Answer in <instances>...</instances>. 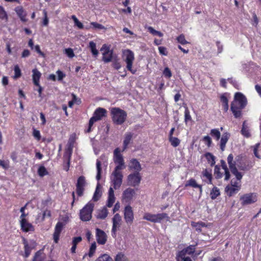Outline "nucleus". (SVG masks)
<instances>
[{
  "instance_id": "47",
  "label": "nucleus",
  "mask_w": 261,
  "mask_h": 261,
  "mask_svg": "<svg viewBox=\"0 0 261 261\" xmlns=\"http://www.w3.org/2000/svg\"><path fill=\"white\" fill-rule=\"evenodd\" d=\"M147 30L150 34L153 35L158 36L160 37H163V34L162 32L154 30L152 27H148Z\"/></svg>"
},
{
  "instance_id": "6",
  "label": "nucleus",
  "mask_w": 261,
  "mask_h": 261,
  "mask_svg": "<svg viewBox=\"0 0 261 261\" xmlns=\"http://www.w3.org/2000/svg\"><path fill=\"white\" fill-rule=\"evenodd\" d=\"M107 111L102 108L99 107L94 112L93 116L90 119L88 124V128L85 131L89 133L92 131V127L94 122L100 120L104 117L107 116Z\"/></svg>"
},
{
  "instance_id": "26",
  "label": "nucleus",
  "mask_w": 261,
  "mask_h": 261,
  "mask_svg": "<svg viewBox=\"0 0 261 261\" xmlns=\"http://www.w3.org/2000/svg\"><path fill=\"white\" fill-rule=\"evenodd\" d=\"M191 226L195 228V230L200 233L202 232V227H207L208 226L207 223H206L202 221H199L197 222L192 221L191 222Z\"/></svg>"
},
{
  "instance_id": "36",
  "label": "nucleus",
  "mask_w": 261,
  "mask_h": 261,
  "mask_svg": "<svg viewBox=\"0 0 261 261\" xmlns=\"http://www.w3.org/2000/svg\"><path fill=\"white\" fill-rule=\"evenodd\" d=\"M252 166L253 165H252L251 161L247 160L242 163H240L239 165V168L241 170L248 171L252 167Z\"/></svg>"
},
{
  "instance_id": "35",
  "label": "nucleus",
  "mask_w": 261,
  "mask_h": 261,
  "mask_svg": "<svg viewBox=\"0 0 261 261\" xmlns=\"http://www.w3.org/2000/svg\"><path fill=\"white\" fill-rule=\"evenodd\" d=\"M221 166L222 168L224 171V180H229L230 177V172L224 160H221Z\"/></svg>"
},
{
  "instance_id": "29",
  "label": "nucleus",
  "mask_w": 261,
  "mask_h": 261,
  "mask_svg": "<svg viewBox=\"0 0 261 261\" xmlns=\"http://www.w3.org/2000/svg\"><path fill=\"white\" fill-rule=\"evenodd\" d=\"M46 255L43 249L37 251L33 256L32 261H45Z\"/></svg>"
},
{
  "instance_id": "48",
  "label": "nucleus",
  "mask_w": 261,
  "mask_h": 261,
  "mask_svg": "<svg viewBox=\"0 0 261 261\" xmlns=\"http://www.w3.org/2000/svg\"><path fill=\"white\" fill-rule=\"evenodd\" d=\"M99 185L98 184L96 187L95 192L94 193L93 198H92V199L94 201H98L99 200V199L100 198V197H101V193H100V190L99 189Z\"/></svg>"
},
{
  "instance_id": "19",
  "label": "nucleus",
  "mask_w": 261,
  "mask_h": 261,
  "mask_svg": "<svg viewBox=\"0 0 261 261\" xmlns=\"http://www.w3.org/2000/svg\"><path fill=\"white\" fill-rule=\"evenodd\" d=\"M96 238L98 244L104 245L107 241V236L105 231L99 228L96 229Z\"/></svg>"
},
{
  "instance_id": "50",
  "label": "nucleus",
  "mask_w": 261,
  "mask_h": 261,
  "mask_svg": "<svg viewBox=\"0 0 261 261\" xmlns=\"http://www.w3.org/2000/svg\"><path fill=\"white\" fill-rule=\"evenodd\" d=\"M185 122L186 124H187V123L189 121H192V117L190 115V111L188 107L185 108Z\"/></svg>"
},
{
  "instance_id": "45",
  "label": "nucleus",
  "mask_w": 261,
  "mask_h": 261,
  "mask_svg": "<svg viewBox=\"0 0 261 261\" xmlns=\"http://www.w3.org/2000/svg\"><path fill=\"white\" fill-rule=\"evenodd\" d=\"M169 140L171 145L174 147L178 146L180 143V140L176 137H172L169 138Z\"/></svg>"
},
{
  "instance_id": "8",
  "label": "nucleus",
  "mask_w": 261,
  "mask_h": 261,
  "mask_svg": "<svg viewBox=\"0 0 261 261\" xmlns=\"http://www.w3.org/2000/svg\"><path fill=\"white\" fill-rule=\"evenodd\" d=\"M124 60L126 64V68L132 73L135 74L137 70L132 68L133 64L135 60V55L133 51L130 49H126L123 51Z\"/></svg>"
},
{
  "instance_id": "13",
  "label": "nucleus",
  "mask_w": 261,
  "mask_h": 261,
  "mask_svg": "<svg viewBox=\"0 0 261 261\" xmlns=\"http://www.w3.org/2000/svg\"><path fill=\"white\" fill-rule=\"evenodd\" d=\"M22 243L24 245V254L23 256L25 258H28L31 254L32 250L35 248L37 246L36 242L34 240H31L30 244L28 241L23 238L22 240Z\"/></svg>"
},
{
  "instance_id": "18",
  "label": "nucleus",
  "mask_w": 261,
  "mask_h": 261,
  "mask_svg": "<svg viewBox=\"0 0 261 261\" xmlns=\"http://www.w3.org/2000/svg\"><path fill=\"white\" fill-rule=\"evenodd\" d=\"M241 204L243 205L250 204L256 201V197L253 193L245 194L240 197Z\"/></svg>"
},
{
  "instance_id": "54",
  "label": "nucleus",
  "mask_w": 261,
  "mask_h": 261,
  "mask_svg": "<svg viewBox=\"0 0 261 261\" xmlns=\"http://www.w3.org/2000/svg\"><path fill=\"white\" fill-rule=\"evenodd\" d=\"M96 249V243L93 242V243H92V244L90 246V248H89L88 256L90 257H92L93 256L95 252Z\"/></svg>"
},
{
  "instance_id": "61",
  "label": "nucleus",
  "mask_w": 261,
  "mask_h": 261,
  "mask_svg": "<svg viewBox=\"0 0 261 261\" xmlns=\"http://www.w3.org/2000/svg\"><path fill=\"white\" fill-rule=\"evenodd\" d=\"M260 146V143H257L255 145H254L252 147L253 148V153L255 157L258 159H260V155L258 154V150Z\"/></svg>"
},
{
  "instance_id": "24",
  "label": "nucleus",
  "mask_w": 261,
  "mask_h": 261,
  "mask_svg": "<svg viewBox=\"0 0 261 261\" xmlns=\"http://www.w3.org/2000/svg\"><path fill=\"white\" fill-rule=\"evenodd\" d=\"M14 10L22 22H26L27 21L26 19L27 14L22 6H17L15 7Z\"/></svg>"
},
{
  "instance_id": "49",
  "label": "nucleus",
  "mask_w": 261,
  "mask_h": 261,
  "mask_svg": "<svg viewBox=\"0 0 261 261\" xmlns=\"http://www.w3.org/2000/svg\"><path fill=\"white\" fill-rule=\"evenodd\" d=\"M95 261H113L112 258L107 254L101 255Z\"/></svg>"
},
{
  "instance_id": "46",
  "label": "nucleus",
  "mask_w": 261,
  "mask_h": 261,
  "mask_svg": "<svg viewBox=\"0 0 261 261\" xmlns=\"http://www.w3.org/2000/svg\"><path fill=\"white\" fill-rule=\"evenodd\" d=\"M147 30L150 34L153 35L158 36L160 37H163V34L162 32L154 30L152 27H148Z\"/></svg>"
},
{
  "instance_id": "52",
  "label": "nucleus",
  "mask_w": 261,
  "mask_h": 261,
  "mask_svg": "<svg viewBox=\"0 0 261 261\" xmlns=\"http://www.w3.org/2000/svg\"><path fill=\"white\" fill-rule=\"evenodd\" d=\"M214 175L217 179L221 178L223 176V174L220 172V168L218 165L215 166Z\"/></svg>"
},
{
  "instance_id": "63",
  "label": "nucleus",
  "mask_w": 261,
  "mask_h": 261,
  "mask_svg": "<svg viewBox=\"0 0 261 261\" xmlns=\"http://www.w3.org/2000/svg\"><path fill=\"white\" fill-rule=\"evenodd\" d=\"M159 53L164 56H167L168 51L167 50V48L164 46H159Z\"/></svg>"
},
{
  "instance_id": "14",
  "label": "nucleus",
  "mask_w": 261,
  "mask_h": 261,
  "mask_svg": "<svg viewBox=\"0 0 261 261\" xmlns=\"http://www.w3.org/2000/svg\"><path fill=\"white\" fill-rule=\"evenodd\" d=\"M100 50L103 51L102 61L105 63L111 62L113 58V50H111L110 47L105 44L102 46Z\"/></svg>"
},
{
  "instance_id": "27",
  "label": "nucleus",
  "mask_w": 261,
  "mask_h": 261,
  "mask_svg": "<svg viewBox=\"0 0 261 261\" xmlns=\"http://www.w3.org/2000/svg\"><path fill=\"white\" fill-rule=\"evenodd\" d=\"M196 245H190L188 247L183 249L178 252V253L181 254V255L186 256L187 254L193 255L195 251Z\"/></svg>"
},
{
  "instance_id": "38",
  "label": "nucleus",
  "mask_w": 261,
  "mask_h": 261,
  "mask_svg": "<svg viewBox=\"0 0 261 261\" xmlns=\"http://www.w3.org/2000/svg\"><path fill=\"white\" fill-rule=\"evenodd\" d=\"M204 156L211 167L214 166L216 163V158L212 153L206 152L204 154Z\"/></svg>"
},
{
  "instance_id": "22",
  "label": "nucleus",
  "mask_w": 261,
  "mask_h": 261,
  "mask_svg": "<svg viewBox=\"0 0 261 261\" xmlns=\"http://www.w3.org/2000/svg\"><path fill=\"white\" fill-rule=\"evenodd\" d=\"M128 167L129 170L134 171L135 173H140L142 170L140 162L136 159H132L130 160Z\"/></svg>"
},
{
  "instance_id": "37",
  "label": "nucleus",
  "mask_w": 261,
  "mask_h": 261,
  "mask_svg": "<svg viewBox=\"0 0 261 261\" xmlns=\"http://www.w3.org/2000/svg\"><path fill=\"white\" fill-rule=\"evenodd\" d=\"M82 238L81 237H74L72 242V247L71 248V252L72 253H75L76 252V249L77 245L82 241Z\"/></svg>"
},
{
  "instance_id": "15",
  "label": "nucleus",
  "mask_w": 261,
  "mask_h": 261,
  "mask_svg": "<svg viewBox=\"0 0 261 261\" xmlns=\"http://www.w3.org/2000/svg\"><path fill=\"white\" fill-rule=\"evenodd\" d=\"M141 180L140 173H131L127 176V184L129 186L136 187L139 186Z\"/></svg>"
},
{
  "instance_id": "4",
  "label": "nucleus",
  "mask_w": 261,
  "mask_h": 261,
  "mask_svg": "<svg viewBox=\"0 0 261 261\" xmlns=\"http://www.w3.org/2000/svg\"><path fill=\"white\" fill-rule=\"evenodd\" d=\"M110 113L113 122L117 125L122 124L126 119L127 113L119 108H112Z\"/></svg>"
},
{
  "instance_id": "21",
  "label": "nucleus",
  "mask_w": 261,
  "mask_h": 261,
  "mask_svg": "<svg viewBox=\"0 0 261 261\" xmlns=\"http://www.w3.org/2000/svg\"><path fill=\"white\" fill-rule=\"evenodd\" d=\"M20 224L21 230L23 232H28L35 231L34 226L31 223L28 222L26 219L20 220Z\"/></svg>"
},
{
  "instance_id": "39",
  "label": "nucleus",
  "mask_w": 261,
  "mask_h": 261,
  "mask_svg": "<svg viewBox=\"0 0 261 261\" xmlns=\"http://www.w3.org/2000/svg\"><path fill=\"white\" fill-rule=\"evenodd\" d=\"M90 25L91 26L89 27H86L85 28V29L86 30H89L91 28H92L94 30H107V28L104 25H103L101 24L98 23L96 22H90Z\"/></svg>"
},
{
  "instance_id": "5",
  "label": "nucleus",
  "mask_w": 261,
  "mask_h": 261,
  "mask_svg": "<svg viewBox=\"0 0 261 261\" xmlns=\"http://www.w3.org/2000/svg\"><path fill=\"white\" fill-rule=\"evenodd\" d=\"M94 204L89 201L80 211L79 217L81 221H89L92 218V213L94 210Z\"/></svg>"
},
{
  "instance_id": "2",
  "label": "nucleus",
  "mask_w": 261,
  "mask_h": 261,
  "mask_svg": "<svg viewBox=\"0 0 261 261\" xmlns=\"http://www.w3.org/2000/svg\"><path fill=\"white\" fill-rule=\"evenodd\" d=\"M247 105V99L246 96L241 92H236L230 104V111L235 118L240 119L242 117L243 110Z\"/></svg>"
},
{
  "instance_id": "23",
  "label": "nucleus",
  "mask_w": 261,
  "mask_h": 261,
  "mask_svg": "<svg viewBox=\"0 0 261 261\" xmlns=\"http://www.w3.org/2000/svg\"><path fill=\"white\" fill-rule=\"evenodd\" d=\"M185 187L186 188L189 187L193 188H198L200 193L202 192V186L198 184L196 180L193 178H191L187 180L185 183Z\"/></svg>"
},
{
  "instance_id": "53",
  "label": "nucleus",
  "mask_w": 261,
  "mask_h": 261,
  "mask_svg": "<svg viewBox=\"0 0 261 261\" xmlns=\"http://www.w3.org/2000/svg\"><path fill=\"white\" fill-rule=\"evenodd\" d=\"M14 75L13 77L14 79H17L21 76V70L19 68V67L18 66V65H16L14 66Z\"/></svg>"
},
{
  "instance_id": "56",
  "label": "nucleus",
  "mask_w": 261,
  "mask_h": 261,
  "mask_svg": "<svg viewBox=\"0 0 261 261\" xmlns=\"http://www.w3.org/2000/svg\"><path fill=\"white\" fill-rule=\"evenodd\" d=\"M38 173L40 176L43 177V176L48 174V172L46 170V169L44 166H41L38 168Z\"/></svg>"
},
{
  "instance_id": "7",
  "label": "nucleus",
  "mask_w": 261,
  "mask_h": 261,
  "mask_svg": "<svg viewBox=\"0 0 261 261\" xmlns=\"http://www.w3.org/2000/svg\"><path fill=\"white\" fill-rule=\"evenodd\" d=\"M169 217L165 213L152 214L149 213H146L143 216V219L153 223H161L164 219L167 221L169 220Z\"/></svg>"
},
{
  "instance_id": "12",
  "label": "nucleus",
  "mask_w": 261,
  "mask_h": 261,
  "mask_svg": "<svg viewBox=\"0 0 261 261\" xmlns=\"http://www.w3.org/2000/svg\"><path fill=\"white\" fill-rule=\"evenodd\" d=\"M124 219L127 225H132L134 220L133 208L130 205H127L124 209Z\"/></svg>"
},
{
  "instance_id": "28",
  "label": "nucleus",
  "mask_w": 261,
  "mask_h": 261,
  "mask_svg": "<svg viewBox=\"0 0 261 261\" xmlns=\"http://www.w3.org/2000/svg\"><path fill=\"white\" fill-rule=\"evenodd\" d=\"M227 93H225L220 96V101L222 103L223 110L225 112H227L229 109L228 99L227 97Z\"/></svg>"
},
{
  "instance_id": "17",
  "label": "nucleus",
  "mask_w": 261,
  "mask_h": 261,
  "mask_svg": "<svg viewBox=\"0 0 261 261\" xmlns=\"http://www.w3.org/2000/svg\"><path fill=\"white\" fill-rule=\"evenodd\" d=\"M65 226V223L60 221L58 222L56 224L55 227L54 232L53 233V239L55 243H58L60 239V234Z\"/></svg>"
},
{
  "instance_id": "55",
  "label": "nucleus",
  "mask_w": 261,
  "mask_h": 261,
  "mask_svg": "<svg viewBox=\"0 0 261 261\" xmlns=\"http://www.w3.org/2000/svg\"><path fill=\"white\" fill-rule=\"evenodd\" d=\"M203 175L208 179V184H212V175L206 169L203 171Z\"/></svg>"
},
{
  "instance_id": "9",
  "label": "nucleus",
  "mask_w": 261,
  "mask_h": 261,
  "mask_svg": "<svg viewBox=\"0 0 261 261\" xmlns=\"http://www.w3.org/2000/svg\"><path fill=\"white\" fill-rule=\"evenodd\" d=\"M113 161L116 165L115 169L123 170L125 168L126 166L123 155L121 154V151L118 147L115 149L114 151Z\"/></svg>"
},
{
  "instance_id": "32",
  "label": "nucleus",
  "mask_w": 261,
  "mask_h": 261,
  "mask_svg": "<svg viewBox=\"0 0 261 261\" xmlns=\"http://www.w3.org/2000/svg\"><path fill=\"white\" fill-rule=\"evenodd\" d=\"M115 197L114 195V191L113 188L111 187L109 190V196L107 206L108 207H112L115 202Z\"/></svg>"
},
{
  "instance_id": "58",
  "label": "nucleus",
  "mask_w": 261,
  "mask_h": 261,
  "mask_svg": "<svg viewBox=\"0 0 261 261\" xmlns=\"http://www.w3.org/2000/svg\"><path fill=\"white\" fill-rule=\"evenodd\" d=\"M0 166L4 169L7 170L10 168V162L8 160L4 161L0 160Z\"/></svg>"
},
{
  "instance_id": "20",
  "label": "nucleus",
  "mask_w": 261,
  "mask_h": 261,
  "mask_svg": "<svg viewBox=\"0 0 261 261\" xmlns=\"http://www.w3.org/2000/svg\"><path fill=\"white\" fill-rule=\"evenodd\" d=\"M121 221V217L119 214H116L113 219V226L112 228V234L113 237H116L117 228L119 227L120 222Z\"/></svg>"
},
{
  "instance_id": "25",
  "label": "nucleus",
  "mask_w": 261,
  "mask_h": 261,
  "mask_svg": "<svg viewBox=\"0 0 261 261\" xmlns=\"http://www.w3.org/2000/svg\"><path fill=\"white\" fill-rule=\"evenodd\" d=\"M230 137V134L229 133L226 132L223 133L222 137L220 138V148L222 151H224L225 150L226 144Z\"/></svg>"
},
{
  "instance_id": "40",
  "label": "nucleus",
  "mask_w": 261,
  "mask_h": 261,
  "mask_svg": "<svg viewBox=\"0 0 261 261\" xmlns=\"http://www.w3.org/2000/svg\"><path fill=\"white\" fill-rule=\"evenodd\" d=\"M108 214V210L107 208L103 207L99 211L96 217L97 219H104L107 217Z\"/></svg>"
},
{
  "instance_id": "3",
  "label": "nucleus",
  "mask_w": 261,
  "mask_h": 261,
  "mask_svg": "<svg viewBox=\"0 0 261 261\" xmlns=\"http://www.w3.org/2000/svg\"><path fill=\"white\" fill-rule=\"evenodd\" d=\"M227 160L231 173L236 176L237 180H238L233 181V179H232L230 186L234 188H238L239 190H240L241 187L240 180L242 178L243 175L238 171L236 167V163L233 161V155L232 154L230 153L228 155Z\"/></svg>"
},
{
  "instance_id": "59",
  "label": "nucleus",
  "mask_w": 261,
  "mask_h": 261,
  "mask_svg": "<svg viewBox=\"0 0 261 261\" xmlns=\"http://www.w3.org/2000/svg\"><path fill=\"white\" fill-rule=\"evenodd\" d=\"M163 73L164 76L167 79H170L172 75L171 70L168 67L164 68Z\"/></svg>"
},
{
  "instance_id": "43",
  "label": "nucleus",
  "mask_w": 261,
  "mask_h": 261,
  "mask_svg": "<svg viewBox=\"0 0 261 261\" xmlns=\"http://www.w3.org/2000/svg\"><path fill=\"white\" fill-rule=\"evenodd\" d=\"M101 161L99 160H97L96 161V169H97V175H96V179L98 181L101 178Z\"/></svg>"
},
{
  "instance_id": "30",
  "label": "nucleus",
  "mask_w": 261,
  "mask_h": 261,
  "mask_svg": "<svg viewBox=\"0 0 261 261\" xmlns=\"http://www.w3.org/2000/svg\"><path fill=\"white\" fill-rule=\"evenodd\" d=\"M133 134L130 132H127L125 134L123 142V149L122 152L124 151L128 147V145L130 143L133 138Z\"/></svg>"
},
{
  "instance_id": "41",
  "label": "nucleus",
  "mask_w": 261,
  "mask_h": 261,
  "mask_svg": "<svg viewBox=\"0 0 261 261\" xmlns=\"http://www.w3.org/2000/svg\"><path fill=\"white\" fill-rule=\"evenodd\" d=\"M210 135L217 141L220 139L221 133L217 128L212 129L210 132Z\"/></svg>"
},
{
  "instance_id": "60",
  "label": "nucleus",
  "mask_w": 261,
  "mask_h": 261,
  "mask_svg": "<svg viewBox=\"0 0 261 261\" xmlns=\"http://www.w3.org/2000/svg\"><path fill=\"white\" fill-rule=\"evenodd\" d=\"M176 259L177 261H192L190 257H186V256H182L181 255V254L178 253L177 255Z\"/></svg>"
},
{
  "instance_id": "11",
  "label": "nucleus",
  "mask_w": 261,
  "mask_h": 261,
  "mask_svg": "<svg viewBox=\"0 0 261 261\" xmlns=\"http://www.w3.org/2000/svg\"><path fill=\"white\" fill-rule=\"evenodd\" d=\"M135 194L136 192L134 189L130 188L126 189L122 193V200L123 202L127 203V205H130V202Z\"/></svg>"
},
{
  "instance_id": "62",
  "label": "nucleus",
  "mask_w": 261,
  "mask_h": 261,
  "mask_svg": "<svg viewBox=\"0 0 261 261\" xmlns=\"http://www.w3.org/2000/svg\"><path fill=\"white\" fill-rule=\"evenodd\" d=\"M115 261H127V259L123 253H119L116 256Z\"/></svg>"
},
{
  "instance_id": "42",
  "label": "nucleus",
  "mask_w": 261,
  "mask_h": 261,
  "mask_svg": "<svg viewBox=\"0 0 261 261\" xmlns=\"http://www.w3.org/2000/svg\"><path fill=\"white\" fill-rule=\"evenodd\" d=\"M220 195V192L219 189L216 187H214L211 190L210 192V197L212 199H215L218 196Z\"/></svg>"
},
{
  "instance_id": "44",
  "label": "nucleus",
  "mask_w": 261,
  "mask_h": 261,
  "mask_svg": "<svg viewBox=\"0 0 261 261\" xmlns=\"http://www.w3.org/2000/svg\"><path fill=\"white\" fill-rule=\"evenodd\" d=\"M89 46L92 54L95 56H97L98 54V51L96 49V43L91 41L89 42Z\"/></svg>"
},
{
  "instance_id": "16",
  "label": "nucleus",
  "mask_w": 261,
  "mask_h": 261,
  "mask_svg": "<svg viewBox=\"0 0 261 261\" xmlns=\"http://www.w3.org/2000/svg\"><path fill=\"white\" fill-rule=\"evenodd\" d=\"M86 184L85 177L84 176H80L76 184V192L79 197H81L83 195Z\"/></svg>"
},
{
  "instance_id": "57",
  "label": "nucleus",
  "mask_w": 261,
  "mask_h": 261,
  "mask_svg": "<svg viewBox=\"0 0 261 261\" xmlns=\"http://www.w3.org/2000/svg\"><path fill=\"white\" fill-rule=\"evenodd\" d=\"M202 141L208 147L211 146L212 144V140L210 136H205L203 137L202 138Z\"/></svg>"
},
{
  "instance_id": "64",
  "label": "nucleus",
  "mask_w": 261,
  "mask_h": 261,
  "mask_svg": "<svg viewBox=\"0 0 261 261\" xmlns=\"http://www.w3.org/2000/svg\"><path fill=\"white\" fill-rule=\"evenodd\" d=\"M65 54L70 58H72L74 56V52L72 49L70 48L65 49Z\"/></svg>"
},
{
  "instance_id": "10",
  "label": "nucleus",
  "mask_w": 261,
  "mask_h": 261,
  "mask_svg": "<svg viewBox=\"0 0 261 261\" xmlns=\"http://www.w3.org/2000/svg\"><path fill=\"white\" fill-rule=\"evenodd\" d=\"M121 170L114 169L111 175L112 185L115 190L119 189L122 183L123 176Z\"/></svg>"
},
{
  "instance_id": "33",
  "label": "nucleus",
  "mask_w": 261,
  "mask_h": 261,
  "mask_svg": "<svg viewBox=\"0 0 261 261\" xmlns=\"http://www.w3.org/2000/svg\"><path fill=\"white\" fill-rule=\"evenodd\" d=\"M33 72V82L35 86H39L40 79L41 74L37 69H34Z\"/></svg>"
},
{
  "instance_id": "31",
  "label": "nucleus",
  "mask_w": 261,
  "mask_h": 261,
  "mask_svg": "<svg viewBox=\"0 0 261 261\" xmlns=\"http://www.w3.org/2000/svg\"><path fill=\"white\" fill-rule=\"evenodd\" d=\"M241 133L244 137L247 138H250L251 136L249 127L246 123V121H244L243 122Z\"/></svg>"
},
{
  "instance_id": "51",
  "label": "nucleus",
  "mask_w": 261,
  "mask_h": 261,
  "mask_svg": "<svg viewBox=\"0 0 261 261\" xmlns=\"http://www.w3.org/2000/svg\"><path fill=\"white\" fill-rule=\"evenodd\" d=\"M176 40L178 43L182 45H185L188 43H190L188 41H187L185 38V36L183 34L179 35L176 38Z\"/></svg>"
},
{
  "instance_id": "34",
  "label": "nucleus",
  "mask_w": 261,
  "mask_h": 261,
  "mask_svg": "<svg viewBox=\"0 0 261 261\" xmlns=\"http://www.w3.org/2000/svg\"><path fill=\"white\" fill-rule=\"evenodd\" d=\"M240 190L238 188H234L229 185H227L225 188V192L227 195L229 197H231L234 194L237 193Z\"/></svg>"
},
{
  "instance_id": "1",
  "label": "nucleus",
  "mask_w": 261,
  "mask_h": 261,
  "mask_svg": "<svg viewBox=\"0 0 261 261\" xmlns=\"http://www.w3.org/2000/svg\"><path fill=\"white\" fill-rule=\"evenodd\" d=\"M247 105V99L246 96L241 92H236L230 104V111L235 118L240 119L242 117L243 110Z\"/></svg>"
}]
</instances>
